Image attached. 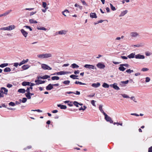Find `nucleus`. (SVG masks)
<instances>
[{"mask_svg":"<svg viewBox=\"0 0 152 152\" xmlns=\"http://www.w3.org/2000/svg\"><path fill=\"white\" fill-rule=\"evenodd\" d=\"M69 12L68 10H65L64 11L62 12V14L65 16H66V15L69 13Z\"/></svg>","mask_w":152,"mask_h":152,"instance_id":"obj_21","label":"nucleus"},{"mask_svg":"<svg viewBox=\"0 0 152 152\" xmlns=\"http://www.w3.org/2000/svg\"><path fill=\"white\" fill-rule=\"evenodd\" d=\"M75 83L76 84H79V85H86V83H83L81 82H79V81H76L75 82Z\"/></svg>","mask_w":152,"mask_h":152,"instance_id":"obj_36","label":"nucleus"},{"mask_svg":"<svg viewBox=\"0 0 152 152\" xmlns=\"http://www.w3.org/2000/svg\"><path fill=\"white\" fill-rule=\"evenodd\" d=\"M74 93H75L72 92V91H67V92H65V94L66 96H67V94H74Z\"/></svg>","mask_w":152,"mask_h":152,"instance_id":"obj_51","label":"nucleus"},{"mask_svg":"<svg viewBox=\"0 0 152 152\" xmlns=\"http://www.w3.org/2000/svg\"><path fill=\"white\" fill-rule=\"evenodd\" d=\"M102 105H99V110L101 111V112L104 115V113H105L104 111L102 109Z\"/></svg>","mask_w":152,"mask_h":152,"instance_id":"obj_24","label":"nucleus"},{"mask_svg":"<svg viewBox=\"0 0 152 152\" xmlns=\"http://www.w3.org/2000/svg\"><path fill=\"white\" fill-rule=\"evenodd\" d=\"M102 86L105 88H108L109 87V86L107 84L104 83L102 85Z\"/></svg>","mask_w":152,"mask_h":152,"instance_id":"obj_35","label":"nucleus"},{"mask_svg":"<svg viewBox=\"0 0 152 152\" xmlns=\"http://www.w3.org/2000/svg\"><path fill=\"white\" fill-rule=\"evenodd\" d=\"M75 7H78L80 10H81L82 8V6L78 5L77 4H75Z\"/></svg>","mask_w":152,"mask_h":152,"instance_id":"obj_38","label":"nucleus"},{"mask_svg":"<svg viewBox=\"0 0 152 152\" xmlns=\"http://www.w3.org/2000/svg\"><path fill=\"white\" fill-rule=\"evenodd\" d=\"M20 31L23 36L25 38L26 37L28 36V33L24 29H22L20 30Z\"/></svg>","mask_w":152,"mask_h":152,"instance_id":"obj_7","label":"nucleus"},{"mask_svg":"<svg viewBox=\"0 0 152 152\" xmlns=\"http://www.w3.org/2000/svg\"><path fill=\"white\" fill-rule=\"evenodd\" d=\"M31 148H32V146L31 145H30V146H28L27 147H26V148H24V149L25 150H26L27 149H29Z\"/></svg>","mask_w":152,"mask_h":152,"instance_id":"obj_61","label":"nucleus"},{"mask_svg":"<svg viewBox=\"0 0 152 152\" xmlns=\"http://www.w3.org/2000/svg\"><path fill=\"white\" fill-rule=\"evenodd\" d=\"M53 88V85L50 84L46 87V89L47 90H50Z\"/></svg>","mask_w":152,"mask_h":152,"instance_id":"obj_12","label":"nucleus"},{"mask_svg":"<svg viewBox=\"0 0 152 152\" xmlns=\"http://www.w3.org/2000/svg\"><path fill=\"white\" fill-rule=\"evenodd\" d=\"M59 79V78L58 76H55L52 77H51V79L53 80H58Z\"/></svg>","mask_w":152,"mask_h":152,"instance_id":"obj_32","label":"nucleus"},{"mask_svg":"<svg viewBox=\"0 0 152 152\" xmlns=\"http://www.w3.org/2000/svg\"><path fill=\"white\" fill-rule=\"evenodd\" d=\"M78 77V76L75 75H71L70 76V77L73 79H78V78L76 77Z\"/></svg>","mask_w":152,"mask_h":152,"instance_id":"obj_26","label":"nucleus"},{"mask_svg":"<svg viewBox=\"0 0 152 152\" xmlns=\"http://www.w3.org/2000/svg\"><path fill=\"white\" fill-rule=\"evenodd\" d=\"M110 5L111 9L112 10L115 11L116 10L115 7L113 6L112 4L110 3Z\"/></svg>","mask_w":152,"mask_h":152,"instance_id":"obj_41","label":"nucleus"},{"mask_svg":"<svg viewBox=\"0 0 152 152\" xmlns=\"http://www.w3.org/2000/svg\"><path fill=\"white\" fill-rule=\"evenodd\" d=\"M28 59H26V60H23V61H22L21 62H22V63L23 64H26V63L27 62H28Z\"/></svg>","mask_w":152,"mask_h":152,"instance_id":"obj_49","label":"nucleus"},{"mask_svg":"<svg viewBox=\"0 0 152 152\" xmlns=\"http://www.w3.org/2000/svg\"><path fill=\"white\" fill-rule=\"evenodd\" d=\"M127 12L128 11L127 10H125L123 11L119 15V16L120 17L124 16L127 13Z\"/></svg>","mask_w":152,"mask_h":152,"instance_id":"obj_22","label":"nucleus"},{"mask_svg":"<svg viewBox=\"0 0 152 152\" xmlns=\"http://www.w3.org/2000/svg\"><path fill=\"white\" fill-rule=\"evenodd\" d=\"M11 70L8 67H7L5 68L4 70V72H10L11 71Z\"/></svg>","mask_w":152,"mask_h":152,"instance_id":"obj_30","label":"nucleus"},{"mask_svg":"<svg viewBox=\"0 0 152 152\" xmlns=\"http://www.w3.org/2000/svg\"><path fill=\"white\" fill-rule=\"evenodd\" d=\"M84 67L86 68L89 69H96V67H95L94 65H92L86 64L84 65Z\"/></svg>","mask_w":152,"mask_h":152,"instance_id":"obj_4","label":"nucleus"},{"mask_svg":"<svg viewBox=\"0 0 152 152\" xmlns=\"http://www.w3.org/2000/svg\"><path fill=\"white\" fill-rule=\"evenodd\" d=\"M8 64L7 63L2 64L0 65V67L3 68L8 66Z\"/></svg>","mask_w":152,"mask_h":152,"instance_id":"obj_34","label":"nucleus"},{"mask_svg":"<svg viewBox=\"0 0 152 152\" xmlns=\"http://www.w3.org/2000/svg\"><path fill=\"white\" fill-rule=\"evenodd\" d=\"M15 28V26L14 25H11L7 27V30L10 31L14 29Z\"/></svg>","mask_w":152,"mask_h":152,"instance_id":"obj_14","label":"nucleus"},{"mask_svg":"<svg viewBox=\"0 0 152 152\" xmlns=\"http://www.w3.org/2000/svg\"><path fill=\"white\" fill-rule=\"evenodd\" d=\"M46 81H42V80H40V81H39V82H38V83H36V85H39V84H42L44 83Z\"/></svg>","mask_w":152,"mask_h":152,"instance_id":"obj_42","label":"nucleus"},{"mask_svg":"<svg viewBox=\"0 0 152 152\" xmlns=\"http://www.w3.org/2000/svg\"><path fill=\"white\" fill-rule=\"evenodd\" d=\"M37 29L38 30H43L44 31H46L47 30V29L43 27H38L37 28Z\"/></svg>","mask_w":152,"mask_h":152,"instance_id":"obj_33","label":"nucleus"},{"mask_svg":"<svg viewBox=\"0 0 152 152\" xmlns=\"http://www.w3.org/2000/svg\"><path fill=\"white\" fill-rule=\"evenodd\" d=\"M118 69L121 71H124L126 69V68L123 66H120L118 68Z\"/></svg>","mask_w":152,"mask_h":152,"instance_id":"obj_31","label":"nucleus"},{"mask_svg":"<svg viewBox=\"0 0 152 152\" xmlns=\"http://www.w3.org/2000/svg\"><path fill=\"white\" fill-rule=\"evenodd\" d=\"M86 107L85 106H84L83 107H81L79 109V110H85V109L86 108Z\"/></svg>","mask_w":152,"mask_h":152,"instance_id":"obj_45","label":"nucleus"},{"mask_svg":"<svg viewBox=\"0 0 152 152\" xmlns=\"http://www.w3.org/2000/svg\"><path fill=\"white\" fill-rule=\"evenodd\" d=\"M104 115L105 119L107 121L109 122L110 123H113V121L111 118L106 113H104Z\"/></svg>","mask_w":152,"mask_h":152,"instance_id":"obj_1","label":"nucleus"},{"mask_svg":"<svg viewBox=\"0 0 152 152\" xmlns=\"http://www.w3.org/2000/svg\"><path fill=\"white\" fill-rule=\"evenodd\" d=\"M44 58H47L52 57V55L51 53H46L44 54Z\"/></svg>","mask_w":152,"mask_h":152,"instance_id":"obj_13","label":"nucleus"},{"mask_svg":"<svg viewBox=\"0 0 152 152\" xmlns=\"http://www.w3.org/2000/svg\"><path fill=\"white\" fill-rule=\"evenodd\" d=\"M50 77V76H49L48 75H45L44 76H42V79H46L48 78H49Z\"/></svg>","mask_w":152,"mask_h":152,"instance_id":"obj_28","label":"nucleus"},{"mask_svg":"<svg viewBox=\"0 0 152 152\" xmlns=\"http://www.w3.org/2000/svg\"><path fill=\"white\" fill-rule=\"evenodd\" d=\"M18 92L22 94H24L26 92V90L23 88H20L18 90Z\"/></svg>","mask_w":152,"mask_h":152,"instance_id":"obj_23","label":"nucleus"},{"mask_svg":"<svg viewBox=\"0 0 152 152\" xmlns=\"http://www.w3.org/2000/svg\"><path fill=\"white\" fill-rule=\"evenodd\" d=\"M135 54L134 53H131L127 57L129 58H135Z\"/></svg>","mask_w":152,"mask_h":152,"instance_id":"obj_17","label":"nucleus"},{"mask_svg":"<svg viewBox=\"0 0 152 152\" xmlns=\"http://www.w3.org/2000/svg\"><path fill=\"white\" fill-rule=\"evenodd\" d=\"M120 65V66H123L128 67H129V65L127 64H121Z\"/></svg>","mask_w":152,"mask_h":152,"instance_id":"obj_47","label":"nucleus"},{"mask_svg":"<svg viewBox=\"0 0 152 152\" xmlns=\"http://www.w3.org/2000/svg\"><path fill=\"white\" fill-rule=\"evenodd\" d=\"M29 22L30 23H36L37 22L36 20H34L33 19H30L29 20Z\"/></svg>","mask_w":152,"mask_h":152,"instance_id":"obj_29","label":"nucleus"},{"mask_svg":"<svg viewBox=\"0 0 152 152\" xmlns=\"http://www.w3.org/2000/svg\"><path fill=\"white\" fill-rule=\"evenodd\" d=\"M148 152H152V146L148 148Z\"/></svg>","mask_w":152,"mask_h":152,"instance_id":"obj_62","label":"nucleus"},{"mask_svg":"<svg viewBox=\"0 0 152 152\" xmlns=\"http://www.w3.org/2000/svg\"><path fill=\"white\" fill-rule=\"evenodd\" d=\"M19 100V102L17 101H16L15 102V104H16L18 105V104H20V103L21 102V99H20Z\"/></svg>","mask_w":152,"mask_h":152,"instance_id":"obj_56","label":"nucleus"},{"mask_svg":"<svg viewBox=\"0 0 152 152\" xmlns=\"http://www.w3.org/2000/svg\"><path fill=\"white\" fill-rule=\"evenodd\" d=\"M42 68L44 70H51L52 68L47 64H42L41 65Z\"/></svg>","mask_w":152,"mask_h":152,"instance_id":"obj_3","label":"nucleus"},{"mask_svg":"<svg viewBox=\"0 0 152 152\" xmlns=\"http://www.w3.org/2000/svg\"><path fill=\"white\" fill-rule=\"evenodd\" d=\"M18 64H19V63H15L14 64V66L16 67H17V66H18Z\"/></svg>","mask_w":152,"mask_h":152,"instance_id":"obj_60","label":"nucleus"},{"mask_svg":"<svg viewBox=\"0 0 152 152\" xmlns=\"http://www.w3.org/2000/svg\"><path fill=\"white\" fill-rule=\"evenodd\" d=\"M100 83H93L92 84V86L95 88H97L99 87L100 86Z\"/></svg>","mask_w":152,"mask_h":152,"instance_id":"obj_19","label":"nucleus"},{"mask_svg":"<svg viewBox=\"0 0 152 152\" xmlns=\"http://www.w3.org/2000/svg\"><path fill=\"white\" fill-rule=\"evenodd\" d=\"M71 67L72 68H78L79 67V66L76 64L74 63L71 65Z\"/></svg>","mask_w":152,"mask_h":152,"instance_id":"obj_25","label":"nucleus"},{"mask_svg":"<svg viewBox=\"0 0 152 152\" xmlns=\"http://www.w3.org/2000/svg\"><path fill=\"white\" fill-rule=\"evenodd\" d=\"M131 37H134L139 36V34L136 32H132L130 33Z\"/></svg>","mask_w":152,"mask_h":152,"instance_id":"obj_10","label":"nucleus"},{"mask_svg":"<svg viewBox=\"0 0 152 152\" xmlns=\"http://www.w3.org/2000/svg\"><path fill=\"white\" fill-rule=\"evenodd\" d=\"M121 57L123 59H127V58H128L127 57H126L124 56H121Z\"/></svg>","mask_w":152,"mask_h":152,"instance_id":"obj_64","label":"nucleus"},{"mask_svg":"<svg viewBox=\"0 0 152 152\" xmlns=\"http://www.w3.org/2000/svg\"><path fill=\"white\" fill-rule=\"evenodd\" d=\"M58 107H60L61 109H66L67 107L66 105H62L61 104H58L57 105Z\"/></svg>","mask_w":152,"mask_h":152,"instance_id":"obj_18","label":"nucleus"},{"mask_svg":"<svg viewBox=\"0 0 152 152\" xmlns=\"http://www.w3.org/2000/svg\"><path fill=\"white\" fill-rule=\"evenodd\" d=\"M73 104L75 105V106L76 107H78V104H79V103H78V102H76V101H74V102H73Z\"/></svg>","mask_w":152,"mask_h":152,"instance_id":"obj_44","label":"nucleus"},{"mask_svg":"<svg viewBox=\"0 0 152 152\" xmlns=\"http://www.w3.org/2000/svg\"><path fill=\"white\" fill-rule=\"evenodd\" d=\"M96 66L100 69H104L105 67V65L100 62L97 64Z\"/></svg>","mask_w":152,"mask_h":152,"instance_id":"obj_8","label":"nucleus"},{"mask_svg":"<svg viewBox=\"0 0 152 152\" xmlns=\"http://www.w3.org/2000/svg\"><path fill=\"white\" fill-rule=\"evenodd\" d=\"M67 30H64L59 31L58 32V33L59 34L61 35H65L67 33Z\"/></svg>","mask_w":152,"mask_h":152,"instance_id":"obj_6","label":"nucleus"},{"mask_svg":"<svg viewBox=\"0 0 152 152\" xmlns=\"http://www.w3.org/2000/svg\"><path fill=\"white\" fill-rule=\"evenodd\" d=\"M9 105L10 106H14L15 105V104L12 102H11L9 104Z\"/></svg>","mask_w":152,"mask_h":152,"instance_id":"obj_55","label":"nucleus"},{"mask_svg":"<svg viewBox=\"0 0 152 152\" xmlns=\"http://www.w3.org/2000/svg\"><path fill=\"white\" fill-rule=\"evenodd\" d=\"M95 101L94 100H92L91 101V103L94 106H96V105L95 104Z\"/></svg>","mask_w":152,"mask_h":152,"instance_id":"obj_53","label":"nucleus"},{"mask_svg":"<svg viewBox=\"0 0 152 152\" xmlns=\"http://www.w3.org/2000/svg\"><path fill=\"white\" fill-rule=\"evenodd\" d=\"M0 30H7V27L1 28H0Z\"/></svg>","mask_w":152,"mask_h":152,"instance_id":"obj_58","label":"nucleus"},{"mask_svg":"<svg viewBox=\"0 0 152 152\" xmlns=\"http://www.w3.org/2000/svg\"><path fill=\"white\" fill-rule=\"evenodd\" d=\"M1 15L2 16V17L5 16L7 15V13L6 12H4V13H3V14H1Z\"/></svg>","mask_w":152,"mask_h":152,"instance_id":"obj_63","label":"nucleus"},{"mask_svg":"<svg viewBox=\"0 0 152 152\" xmlns=\"http://www.w3.org/2000/svg\"><path fill=\"white\" fill-rule=\"evenodd\" d=\"M30 83L28 82L24 81L22 83V84L23 86H29Z\"/></svg>","mask_w":152,"mask_h":152,"instance_id":"obj_20","label":"nucleus"},{"mask_svg":"<svg viewBox=\"0 0 152 152\" xmlns=\"http://www.w3.org/2000/svg\"><path fill=\"white\" fill-rule=\"evenodd\" d=\"M12 11V10H8L6 11L5 12H6L7 14L8 15Z\"/></svg>","mask_w":152,"mask_h":152,"instance_id":"obj_57","label":"nucleus"},{"mask_svg":"<svg viewBox=\"0 0 152 152\" xmlns=\"http://www.w3.org/2000/svg\"><path fill=\"white\" fill-rule=\"evenodd\" d=\"M149 69L147 68H142V71L143 72H145L148 70Z\"/></svg>","mask_w":152,"mask_h":152,"instance_id":"obj_54","label":"nucleus"},{"mask_svg":"<svg viewBox=\"0 0 152 152\" xmlns=\"http://www.w3.org/2000/svg\"><path fill=\"white\" fill-rule=\"evenodd\" d=\"M110 86L112 87L115 90H119L120 89L117 86V84L116 83H114L113 85H110Z\"/></svg>","mask_w":152,"mask_h":152,"instance_id":"obj_11","label":"nucleus"},{"mask_svg":"<svg viewBox=\"0 0 152 152\" xmlns=\"http://www.w3.org/2000/svg\"><path fill=\"white\" fill-rule=\"evenodd\" d=\"M70 83V81L69 80H65L62 82V84L63 83L66 85H68Z\"/></svg>","mask_w":152,"mask_h":152,"instance_id":"obj_27","label":"nucleus"},{"mask_svg":"<svg viewBox=\"0 0 152 152\" xmlns=\"http://www.w3.org/2000/svg\"><path fill=\"white\" fill-rule=\"evenodd\" d=\"M80 1L83 5H87L85 1L84 0H80Z\"/></svg>","mask_w":152,"mask_h":152,"instance_id":"obj_59","label":"nucleus"},{"mask_svg":"<svg viewBox=\"0 0 152 152\" xmlns=\"http://www.w3.org/2000/svg\"><path fill=\"white\" fill-rule=\"evenodd\" d=\"M27 99L26 98H23L22 99V100H21V102L22 103H25L27 101Z\"/></svg>","mask_w":152,"mask_h":152,"instance_id":"obj_48","label":"nucleus"},{"mask_svg":"<svg viewBox=\"0 0 152 152\" xmlns=\"http://www.w3.org/2000/svg\"><path fill=\"white\" fill-rule=\"evenodd\" d=\"M121 95L124 97L125 98H130L129 96L125 94H121Z\"/></svg>","mask_w":152,"mask_h":152,"instance_id":"obj_40","label":"nucleus"},{"mask_svg":"<svg viewBox=\"0 0 152 152\" xmlns=\"http://www.w3.org/2000/svg\"><path fill=\"white\" fill-rule=\"evenodd\" d=\"M23 28H25L26 29H28L30 31H32V30L31 27L28 26H24Z\"/></svg>","mask_w":152,"mask_h":152,"instance_id":"obj_39","label":"nucleus"},{"mask_svg":"<svg viewBox=\"0 0 152 152\" xmlns=\"http://www.w3.org/2000/svg\"><path fill=\"white\" fill-rule=\"evenodd\" d=\"M44 54H39L37 55V56L40 58H44Z\"/></svg>","mask_w":152,"mask_h":152,"instance_id":"obj_46","label":"nucleus"},{"mask_svg":"<svg viewBox=\"0 0 152 152\" xmlns=\"http://www.w3.org/2000/svg\"><path fill=\"white\" fill-rule=\"evenodd\" d=\"M135 58L136 59H143L145 58V56L143 55L138 54L135 56Z\"/></svg>","mask_w":152,"mask_h":152,"instance_id":"obj_9","label":"nucleus"},{"mask_svg":"<svg viewBox=\"0 0 152 152\" xmlns=\"http://www.w3.org/2000/svg\"><path fill=\"white\" fill-rule=\"evenodd\" d=\"M68 72H67L61 71L58 72H56L53 73L52 75H62L68 74Z\"/></svg>","mask_w":152,"mask_h":152,"instance_id":"obj_2","label":"nucleus"},{"mask_svg":"<svg viewBox=\"0 0 152 152\" xmlns=\"http://www.w3.org/2000/svg\"><path fill=\"white\" fill-rule=\"evenodd\" d=\"M8 91V90L4 87H1L0 90V92L6 95L7 94Z\"/></svg>","mask_w":152,"mask_h":152,"instance_id":"obj_5","label":"nucleus"},{"mask_svg":"<svg viewBox=\"0 0 152 152\" xmlns=\"http://www.w3.org/2000/svg\"><path fill=\"white\" fill-rule=\"evenodd\" d=\"M30 67V66L28 64L24 65L21 68L23 70H25L28 69Z\"/></svg>","mask_w":152,"mask_h":152,"instance_id":"obj_15","label":"nucleus"},{"mask_svg":"<svg viewBox=\"0 0 152 152\" xmlns=\"http://www.w3.org/2000/svg\"><path fill=\"white\" fill-rule=\"evenodd\" d=\"M90 17L92 18H97L96 13L94 12L91 13L90 14Z\"/></svg>","mask_w":152,"mask_h":152,"instance_id":"obj_16","label":"nucleus"},{"mask_svg":"<svg viewBox=\"0 0 152 152\" xmlns=\"http://www.w3.org/2000/svg\"><path fill=\"white\" fill-rule=\"evenodd\" d=\"M129 80H127L126 81H121L120 82V84L121 85H123V84H127L129 82Z\"/></svg>","mask_w":152,"mask_h":152,"instance_id":"obj_37","label":"nucleus"},{"mask_svg":"<svg viewBox=\"0 0 152 152\" xmlns=\"http://www.w3.org/2000/svg\"><path fill=\"white\" fill-rule=\"evenodd\" d=\"M47 4L45 2H43L42 3V6L44 8H46Z\"/></svg>","mask_w":152,"mask_h":152,"instance_id":"obj_50","label":"nucleus"},{"mask_svg":"<svg viewBox=\"0 0 152 152\" xmlns=\"http://www.w3.org/2000/svg\"><path fill=\"white\" fill-rule=\"evenodd\" d=\"M25 95L28 99H31V96H30V94L26 93Z\"/></svg>","mask_w":152,"mask_h":152,"instance_id":"obj_43","label":"nucleus"},{"mask_svg":"<svg viewBox=\"0 0 152 152\" xmlns=\"http://www.w3.org/2000/svg\"><path fill=\"white\" fill-rule=\"evenodd\" d=\"M150 80V78L149 77H146L145 78V82H148Z\"/></svg>","mask_w":152,"mask_h":152,"instance_id":"obj_52","label":"nucleus"}]
</instances>
